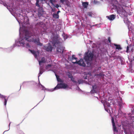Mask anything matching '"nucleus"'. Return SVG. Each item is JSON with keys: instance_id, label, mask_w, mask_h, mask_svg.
Segmentation results:
<instances>
[{"instance_id": "obj_31", "label": "nucleus", "mask_w": 134, "mask_h": 134, "mask_svg": "<svg viewBox=\"0 0 134 134\" xmlns=\"http://www.w3.org/2000/svg\"><path fill=\"white\" fill-rule=\"evenodd\" d=\"M60 1L61 3L63 4L64 2L65 1V0H60Z\"/></svg>"}, {"instance_id": "obj_22", "label": "nucleus", "mask_w": 134, "mask_h": 134, "mask_svg": "<svg viewBox=\"0 0 134 134\" xmlns=\"http://www.w3.org/2000/svg\"><path fill=\"white\" fill-rule=\"evenodd\" d=\"M50 3L53 5H54V3L56 2V0H49Z\"/></svg>"}, {"instance_id": "obj_24", "label": "nucleus", "mask_w": 134, "mask_h": 134, "mask_svg": "<svg viewBox=\"0 0 134 134\" xmlns=\"http://www.w3.org/2000/svg\"><path fill=\"white\" fill-rule=\"evenodd\" d=\"M97 86L95 85L94 86H93V90L94 91L95 90H96L97 89Z\"/></svg>"}, {"instance_id": "obj_15", "label": "nucleus", "mask_w": 134, "mask_h": 134, "mask_svg": "<svg viewBox=\"0 0 134 134\" xmlns=\"http://www.w3.org/2000/svg\"><path fill=\"white\" fill-rule=\"evenodd\" d=\"M88 5V2H82V5L85 8H87Z\"/></svg>"}, {"instance_id": "obj_1", "label": "nucleus", "mask_w": 134, "mask_h": 134, "mask_svg": "<svg viewBox=\"0 0 134 134\" xmlns=\"http://www.w3.org/2000/svg\"><path fill=\"white\" fill-rule=\"evenodd\" d=\"M35 36L36 37L35 39L34 38V37H31L28 32H26L24 38L26 40L28 41L34 42L37 45L41 46L42 45V44L40 42L38 36H37L36 37V36Z\"/></svg>"}, {"instance_id": "obj_35", "label": "nucleus", "mask_w": 134, "mask_h": 134, "mask_svg": "<svg viewBox=\"0 0 134 134\" xmlns=\"http://www.w3.org/2000/svg\"><path fill=\"white\" fill-rule=\"evenodd\" d=\"M122 11H123L122 12L124 13V14H125V13H126V11L125 10H123Z\"/></svg>"}, {"instance_id": "obj_5", "label": "nucleus", "mask_w": 134, "mask_h": 134, "mask_svg": "<svg viewBox=\"0 0 134 134\" xmlns=\"http://www.w3.org/2000/svg\"><path fill=\"white\" fill-rule=\"evenodd\" d=\"M103 105L105 111L109 113H111V112L110 110V103L108 102H106L104 103Z\"/></svg>"}, {"instance_id": "obj_26", "label": "nucleus", "mask_w": 134, "mask_h": 134, "mask_svg": "<svg viewBox=\"0 0 134 134\" xmlns=\"http://www.w3.org/2000/svg\"><path fill=\"white\" fill-rule=\"evenodd\" d=\"M111 121H112V123L113 125H115V123L114 120V119L113 118H112L111 119Z\"/></svg>"}, {"instance_id": "obj_25", "label": "nucleus", "mask_w": 134, "mask_h": 134, "mask_svg": "<svg viewBox=\"0 0 134 134\" xmlns=\"http://www.w3.org/2000/svg\"><path fill=\"white\" fill-rule=\"evenodd\" d=\"M39 0H37L36 2V5L37 6L39 7L40 5L39 4Z\"/></svg>"}, {"instance_id": "obj_13", "label": "nucleus", "mask_w": 134, "mask_h": 134, "mask_svg": "<svg viewBox=\"0 0 134 134\" xmlns=\"http://www.w3.org/2000/svg\"><path fill=\"white\" fill-rule=\"evenodd\" d=\"M46 62V61L45 60L44 57H42L41 58V60L39 61V64L40 65H41V63H45Z\"/></svg>"}, {"instance_id": "obj_38", "label": "nucleus", "mask_w": 134, "mask_h": 134, "mask_svg": "<svg viewBox=\"0 0 134 134\" xmlns=\"http://www.w3.org/2000/svg\"><path fill=\"white\" fill-rule=\"evenodd\" d=\"M97 75V76H98V75H98V74H97V75Z\"/></svg>"}, {"instance_id": "obj_7", "label": "nucleus", "mask_w": 134, "mask_h": 134, "mask_svg": "<svg viewBox=\"0 0 134 134\" xmlns=\"http://www.w3.org/2000/svg\"><path fill=\"white\" fill-rule=\"evenodd\" d=\"M74 64L77 63L80 66H85L86 65L85 63L83 60L81 59L77 61H76V62H73Z\"/></svg>"}, {"instance_id": "obj_30", "label": "nucleus", "mask_w": 134, "mask_h": 134, "mask_svg": "<svg viewBox=\"0 0 134 134\" xmlns=\"http://www.w3.org/2000/svg\"><path fill=\"white\" fill-rule=\"evenodd\" d=\"M129 46H127V48H126V52L127 53H128V52H129Z\"/></svg>"}, {"instance_id": "obj_20", "label": "nucleus", "mask_w": 134, "mask_h": 134, "mask_svg": "<svg viewBox=\"0 0 134 134\" xmlns=\"http://www.w3.org/2000/svg\"><path fill=\"white\" fill-rule=\"evenodd\" d=\"M124 21L125 22H126L128 24H129L130 23V22L129 20L127 18H126L125 19Z\"/></svg>"}, {"instance_id": "obj_28", "label": "nucleus", "mask_w": 134, "mask_h": 134, "mask_svg": "<svg viewBox=\"0 0 134 134\" xmlns=\"http://www.w3.org/2000/svg\"><path fill=\"white\" fill-rule=\"evenodd\" d=\"M92 13L91 12H88L87 13V15L89 16H92Z\"/></svg>"}, {"instance_id": "obj_27", "label": "nucleus", "mask_w": 134, "mask_h": 134, "mask_svg": "<svg viewBox=\"0 0 134 134\" xmlns=\"http://www.w3.org/2000/svg\"><path fill=\"white\" fill-rule=\"evenodd\" d=\"M51 66V64H49L47 65L46 66V68L47 69H48V68H50Z\"/></svg>"}, {"instance_id": "obj_41", "label": "nucleus", "mask_w": 134, "mask_h": 134, "mask_svg": "<svg viewBox=\"0 0 134 134\" xmlns=\"http://www.w3.org/2000/svg\"><path fill=\"white\" fill-rule=\"evenodd\" d=\"M55 75L56 76V75H57L56 74H55Z\"/></svg>"}, {"instance_id": "obj_8", "label": "nucleus", "mask_w": 134, "mask_h": 134, "mask_svg": "<svg viewBox=\"0 0 134 134\" xmlns=\"http://www.w3.org/2000/svg\"><path fill=\"white\" fill-rule=\"evenodd\" d=\"M23 40H21L20 41H19V43L20 44L21 46H24L26 47H30V46L28 43H27L26 44H25V42H24L23 41Z\"/></svg>"}, {"instance_id": "obj_10", "label": "nucleus", "mask_w": 134, "mask_h": 134, "mask_svg": "<svg viewBox=\"0 0 134 134\" xmlns=\"http://www.w3.org/2000/svg\"><path fill=\"white\" fill-rule=\"evenodd\" d=\"M29 50L31 53L34 55V56L36 58L39 55V53L38 51H35L34 50Z\"/></svg>"}, {"instance_id": "obj_9", "label": "nucleus", "mask_w": 134, "mask_h": 134, "mask_svg": "<svg viewBox=\"0 0 134 134\" xmlns=\"http://www.w3.org/2000/svg\"><path fill=\"white\" fill-rule=\"evenodd\" d=\"M0 98L2 99H4V105L6 106L7 104V102L8 99V97H7L6 96H3L0 93Z\"/></svg>"}, {"instance_id": "obj_16", "label": "nucleus", "mask_w": 134, "mask_h": 134, "mask_svg": "<svg viewBox=\"0 0 134 134\" xmlns=\"http://www.w3.org/2000/svg\"><path fill=\"white\" fill-rule=\"evenodd\" d=\"M60 76H56L57 80L58 82L63 83L64 81L59 78Z\"/></svg>"}, {"instance_id": "obj_42", "label": "nucleus", "mask_w": 134, "mask_h": 134, "mask_svg": "<svg viewBox=\"0 0 134 134\" xmlns=\"http://www.w3.org/2000/svg\"><path fill=\"white\" fill-rule=\"evenodd\" d=\"M88 80V81H89Z\"/></svg>"}, {"instance_id": "obj_34", "label": "nucleus", "mask_w": 134, "mask_h": 134, "mask_svg": "<svg viewBox=\"0 0 134 134\" xmlns=\"http://www.w3.org/2000/svg\"><path fill=\"white\" fill-rule=\"evenodd\" d=\"M86 76L85 77H84V79H87V78H89V76Z\"/></svg>"}, {"instance_id": "obj_37", "label": "nucleus", "mask_w": 134, "mask_h": 134, "mask_svg": "<svg viewBox=\"0 0 134 134\" xmlns=\"http://www.w3.org/2000/svg\"><path fill=\"white\" fill-rule=\"evenodd\" d=\"M38 15L39 16L41 15V14H40V13H38Z\"/></svg>"}, {"instance_id": "obj_21", "label": "nucleus", "mask_w": 134, "mask_h": 134, "mask_svg": "<svg viewBox=\"0 0 134 134\" xmlns=\"http://www.w3.org/2000/svg\"><path fill=\"white\" fill-rule=\"evenodd\" d=\"M113 126L114 131V132H118V131L116 129V127L115 126V125H113Z\"/></svg>"}, {"instance_id": "obj_19", "label": "nucleus", "mask_w": 134, "mask_h": 134, "mask_svg": "<svg viewBox=\"0 0 134 134\" xmlns=\"http://www.w3.org/2000/svg\"><path fill=\"white\" fill-rule=\"evenodd\" d=\"M53 17L56 18V19H58L59 18V16L58 14H57L54 13L53 15Z\"/></svg>"}, {"instance_id": "obj_36", "label": "nucleus", "mask_w": 134, "mask_h": 134, "mask_svg": "<svg viewBox=\"0 0 134 134\" xmlns=\"http://www.w3.org/2000/svg\"><path fill=\"white\" fill-rule=\"evenodd\" d=\"M60 12V11H59H59H58L57 12V13L56 14H59V12Z\"/></svg>"}, {"instance_id": "obj_23", "label": "nucleus", "mask_w": 134, "mask_h": 134, "mask_svg": "<svg viewBox=\"0 0 134 134\" xmlns=\"http://www.w3.org/2000/svg\"><path fill=\"white\" fill-rule=\"evenodd\" d=\"M44 71V69H40V72L39 73V75H41L43 72Z\"/></svg>"}, {"instance_id": "obj_3", "label": "nucleus", "mask_w": 134, "mask_h": 134, "mask_svg": "<svg viewBox=\"0 0 134 134\" xmlns=\"http://www.w3.org/2000/svg\"><path fill=\"white\" fill-rule=\"evenodd\" d=\"M53 46L54 47H56L57 45L58 47L57 48V53H60L61 54H62L63 53V51L64 49V48L59 45L60 42L57 39L54 41H53Z\"/></svg>"}, {"instance_id": "obj_29", "label": "nucleus", "mask_w": 134, "mask_h": 134, "mask_svg": "<svg viewBox=\"0 0 134 134\" xmlns=\"http://www.w3.org/2000/svg\"><path fill=\"white\" fill-rule=\"evenodd\" d=\"M72 59L76 60L77 59V58L75 57V55H72Z\"/></svg>"}, {"instance_id": "obj_4", "label": "nucleus", "mask_w": 134, "mask_h": 134, "mask_svg": "<svg viewBox=\"0 0 134 134\" xmlns=\"http://www.w3.org/2000/svg\"><path fill=\"white\" fill-rule=\"evenodd\" d=\"M68 86L65 83L61 82L58 83L56 86L54 88V90H58L59 89H66L68 88Z\"/></svg>"}, {"instance_id": "obj_2", "label": "nucleus", "mask_w": 134, "mask_h": 134, "mask_svg": "<svg viewBox=\"0 0 134 134\" xmlns=\"http://www.w3.org/2000/svg\"><path fill=\"white\" fill-rule=\"evenodd\" d=\"M94 56V53L91 51H88L85 54L84 59L87 64V66L89 67L91 65Z\"/></svg>"}, {"instance_id": "obj_18", "label": "nucleus", "mask_w": 134, "mask_h": 134, "mask_svg": "<svg viewBox=\"0 0 134 134\" xmlns=\"http://www.w3.org/2000/svg\"><path fill=\"white\" fill-rule=\"evenodd\" d=\"M84 82V81L83 80L81 79H79L77 80V83H78L79 84H83Z\"/></svg>"}, {"instance_id": "obj_14", "label": "nucleus", "mask_w": 134, "mask_h": 134, "mask_svg": "<svg viewBox=\"0 0 134 134\" xmlns=\"http://www.w3.org/2000/svg\"><path fill=\"white\" fill-rule=\"evenodd\" d=\"M114 45L116 47V49L119 50L122 49V48L121 47L120 45L119 44H117L115 43L114 44Z\"/></svg>"}, {"instance_id": "obj_40", "label": "nucleus", "mask_w": 134, "mask_h": 134, "mask_svg": "<svg viewBox=\"0 0 134 134\" xmlns=\"http://www.w3.org/2000/svg\"><path fill=\"white\" fill-rule=\"evenodd\" d=\"M42 1H45L46 0H41Z\"/></svg>"}, {"instance_id": "obj_6", "label": "nucleus", "mask_w": 134, "mask_h": 134, "mask_svg": "<svg viewBox=\"0 0 134 134\" xmlns=\"http://www.w3.org/2000/svg\"><path fill=\"white\" fill-rule=\"evenodd\" d=\"M43 48L48 52H51L53 49V47L49 43L46 45L44 46Z\"/></svg>"}, {"instance_id": "obj_12", "label": "nucleus", "mask_w": 134, "mask_h": 134, "mask_svg": "<svg viewBox=\"0 0 134 134\" xmlns=\"http://www.w3.org/2000/svg\"><path fill=\"white\" fill-rule=\"evenodd\" d=\"M68 78L70 79V80L74 83L75 84L77 83V81L75 80V78L73 77V76H68Z\"/></svg>"}, {"instance_id": "obj_32", "label": "nucleus", "mask_w": 134, "mask_h": 134, "mask_svg": "<svg viewBox=\"0 0 134 134\" xmlns=\"http://www.w3.org/2000/svg\"><path fill=\"white\" fill-rule=\"evenodd\" d=\"M108 41L109 43H110L111 42V41L110 37H109L108 38Z\"/></svg>"}, {"instance_id": "obj_17", "label": "nucleus", "mask_w": 134, "mask_h": 134, "mask_svg": "<svg viewBox=\"0 0 134 134\" xmlns=\"http://www.w3.org/2000/svg\"><path fill=\"white\" fill-rule=\"evenodd\" d=\"M38 86L42 90H46V88L42 85L41 84H39Z\"/></svg>"}, {"instance_id": "obj_33", "label": "nucleus", "mask_w": 134, "mask_h": 134, "mask_svg": "<svg viewBox=\"0 0 134 134\" xmlns=\"http://www.w3.org/2000/svg\"><path fill=\"white\" fill-rule=\"evenodd\" d=\"M55 7L56 8H58L59 7V6L58 4H56Z\"/></svg>"}, {"instance_id": "obj_39", "label": "nucleus", "mask_w": 134, "mask_h": 134, "mask_svg": "<svg viewBox=\"0 0 134 134\" xmlns=\"http://www.w3.org/2000/svg\"><path fill=\"white\" fill-rule=\"evenodd\" d=\"M4 5L5 6L6 5H7V4H4Z\"/></svg>"}, {"instance_id": "obj_11", "label": "nucleus", "mask_w": 134, "mask_h": 134, "mask_svg": "<svg viewBox=\"0 0 134 134\" xmlns=\"http://www.w3.org/2000/svg\"><path fill=\"white\" fill-rule=\"evenodd\" d=\"M106 17L109 20L112 21L113 20L115 19L116 18V16L114 14H112L108 16H107Z\"/></svg>"}]
</instances>
